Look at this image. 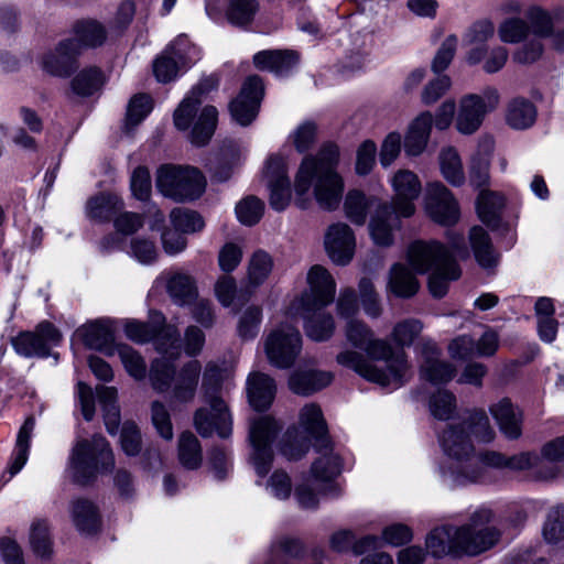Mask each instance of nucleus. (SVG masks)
Segmentation results:
<instances>
[{"label":"nucleus","instance_id":"64","mask_svg":"<svg viewBox=\"0 0 564 564\" xmlns=\"http://www.w3.org/2000/svg\"><path fill=\"white\" fill-rule=\"evenodd\" d=\"M300 423L313 436L322 437L326 433V422L317 404L311 403L302 408Z\"/></svg>","mask_w":564,"mask_h":564},{"label":"nucleus","instance_id":"45","mask_svg":"<svg viewBox=\"0 0 564 564\" xmlns=\"http://www.w3.org/2000/svg\"><path fill=\"white\" fill-rule=\"evenodd\" d=\"M175 360L161 356L152 361L149 379L154 390L165 392L172 388L176 375Z\"/></svg>","mask_w":564,"mask_h":564},{"label":"nucleus","instance_id":"50","mask_svg":"<svg viewBox=\"0 0 564 564\" xmlns=\"http://www.w3.org/2000/svg\"><path fill=\"white\" fill-rule=\"evenodd\" d=\"M375 200L373 197H367L358 189L349 191L344 202V210L347 218L355 225H364L368 210L373 205Z\"/></svg>","mask_w":564,"mask_h":564},{"label":"nucleus","instance_id":"18","mask_svg":"<svg viewBox=\"0 0 564 564\" xmlns=\"http://www.w3.org/2000/svg\"><path fill=\"white\" fill-rule=\"evenodd\" d=\"M408 260L419 273L433 271L454 260L451 251L437 241H414L408 249Z\"/></svg>","mask_w":564,"mask_h":564},{"label":"nucleus","instance_id":"59","mask_svg":"<svg viewBox=\"0 0 564 564\" xmlns=\"http://www.w3.org/2000/svg\"><path fill=\"white\" fill-rule=\"evenodd\" d=\"M462 424L480 442H491L496 436L495 430L490 425L489 419L484 410L470 411L466 421Z\"/></svg>","mask_w":564,"mask_h":564},{"label":"nucleus","instance_id":"39","mask_svg":"<svg viewBox=\"0 0 564 564\" xmlns=\"http://www.w3.org/2000/svg\"><path fill=\"white\" fill-rule=\"evenodd\" d=\"M329 543L336 552H346L351 549L355 554L360 555L378 549L380 540L376 535H366L355 541V534L350 530H338L330 535Z\"/></svg>","mask_w":564,"mask_h":564},{"label":"nucleus","instance_id":"37","mask_svg":"<svg viewBox=\"0 0 564 564\" xmlns=\"http://www.w3.org/2000/svg\"><path fill=\"white\" fill-rule=\"evenodd\" d=\"M333 381V375L328 371L307 370L294 372L289 380L290 389L296 394L308 395Z\"/></svg>","mask_w":564,"mask_h":564},{"label":"nucleus","instance_id":"15","mask_svg":"<svg viewBox=\"0 0 564 564\" xmlns=\"http://www.w3.org/2000/svg\"><path fill=\"white\" fill-rule=\"evenodd\" d=\"M364 350L372 360H382L386 362V375H389L387 386L399 387L403 383L409 365L404 352H394L392 346L384 339L371 338Z\"/></svg>","mask_w":564,"mask_h":564},{"label":"nucleus","instance_id":"10","mask_svg":"<svg viewBox=\"0 0 564 564\" xmlns=\"http://www.w3.org/2000/svg\"><path fill=\"white\" fill-rule=\"evenodd\" d=\"M302 350L300 332L290 324H280L272 329L264 340L268 360L274 367L290 368Z\"/></svg>","mask_w":564,"mask_h":564},{"label":"nucleus","instance_id":"16","mask_svg":"<svg viewBox=\"0 0 564 564\" xmlns=\"http://www.w3.org/2000/svg\"><path fill=\"white\" fill-rule=\"evenodd\" d=\"M324 248L328 258L337 265H347L354 258L356 237L345 223L329 225L324 235Z\"/></svg>","mask_w":564,"mask_h":564},{"label":"nucleus","instance_id":"9","mask_svg":"<svg viewBox=\"0 0 564 564\" xmlns=\"http://www.w3.org/2000/svg\"><path fill=\"white\" fill-rule=\"evenodd\" d=\"M280 430L281 425L271 416H261L250 423L251 452L249 462L259 477H264L272 467L273 452L271 443Z\"/></svg>","mask_w":564,"mask_h":564},{"label":"nucleus","instance_id":"13","mask_svg":"<svg viewBox=\"0 0 564 564\" xmlns=\"http://www.w3.org/2000/svg\"><path fill=\"white\" fill-rule=\"evenodd\" d=\"M393 191L392 208L404 218L415 213L414 200L422 192V184L419 176L411 170L400 169L390 178Z\"/></svg>","mask_w":564,"mask_h":564},{"label":"nucleus","instance_id":"57","mask_svg":"<svg viewBox=\"0 0 564 564\" xmlns=\"http://www.w3.org/2000/svg\"><path fill=\"white\" fill-rule=\"evenodd\" d=\"M423 330V323L417 318L398 322L391 332V340L401 347L411 346Z\"/></svg>","mask_w":564,"mask_h":564},{"label":"nucleus","instance_id":"43","mask_svg":"<svg viewBox=\"0 0 564 564\" xmlns=\"http://www.w3.org/2000/svg\"><path fill=\"white\" fill-rule=\"evenodd\" d=\"M469 241L476 261L482 268H491L497 263V254L487 231L480 226H474L469 232Z\"/></svg>","mask_w":564,"mask_h":564},{"label":"nucleus","instance_id":"6","mask_svg":"<svg viewBox=\"0 0 564 564\" xmlns=\"http://www.w3.org/2000/svg\"><path fill=\"white\" fill-rule=\"evenodd\" d=\"M156 189L176 203L199 198L206 188V178L193 166L162 165L155 175Z\"/></svg>","mask_w":564,"mask_h":564},{"label":"nucleus","instance_id":"8","mask_svg":"<svg viewBox=\"0 0 564 564\" xmlns=\"http://www.w3.org/2000/svg\"><path fill=\"white\" fill-rule=\"evenodd\" d=\"M306 281L308 290L291 303L288 314H296L300 308L307 313L318 311L334 301L336 282L325 267L313 265L307 272Z\"/></svg>","mask_w":564,"mask_h":564},{"label":"nucleus","instance_id":"25","mask_svg":"<svg viewBox=\"0 0 564 564\" xmlns=\"http://www.w3.org/2000/svg\"><path fill=\"white\" fill-rule=\"evenodd\" d=\"M440 443L444 453L456 462L474 453L469 434L463 424H451L440 435Z\"/></svg>","mask_w":564,"mask_h":564},{"label":"nucleus","instance_id":"53","mask_svg":"<svg viewBox=\"0 0 564 564\" xmlns=\"http://www.w3.org/2000/svg\"><path fill=\"white\" fill-rule=\"evenodd\" d=\"M102 85L104 76L97 67L84 68L70 82L72 90L82 97L94 95Z\"/></svg>","mask_w":564,"mask_h":564},{"label":"nucleus","instance_id":"28","mask_svg":"<svg viewBox=\"0 0 564 564\" xmlns=\"http://www.w3.org/2000/svg\"><path fill=\"white\" fill-rule=\"evenodd\" d=\"M319 457L314 460L311 467L310 477L315 482L335 491L336 487L332 484L333 479L340 473V459L328 446L324 444L318 448Z\"/></svg>","mask_w":564,"mask_h":564},{"label":"nucleus","instance_id":"31","mask_svg":"<svg viewBox=\"0 0 564 564\" xmlns=\"http://www.w3.org/2000/svg\"><path fill=\"white\" fill-rule=\"evenodd\" d=\"M485 462L492 468H508L511 470H524L535 468L536 476L543 470L541 456L530 452L520 453L510 457L498 452H485Z\"/></svg>","mask_w":564,"mask_h":564},{"label":"nucleus","instance_id":"21","mask_svg":"<svg viewBox=\"0 0 564 564\" xmlns=\"http://www.w3.org/2000/svg\"><path fill=\"white\" fill-rule=\"evenodd\" d=\"M421 377L433 383L442 384L451 381L456 375V368L441 358V350L432 341L422 345Z\"/></svg>","mask_w":564,"mask_h":564},{"label":"nucleus","instance_id":"34","mask_svg":"<svg viewBox=\"0 0 564 564\" xmlns=\"http://www.w3.org/2000/svg\"><path fill=\"white\" fill-rule=\"evenodd\" d=\"M75 336L86 347L96 350H108L113 341V335L107 321L87 323L76 329Z\"/></svg>","mask_w":564,"mask_h":564},{"label":"nucleus","instance_id":"56","mask_svg":"<svg viewBox=\"0 0 564 564\" xmlns=\"http://www.w3.org/2000/svg\"><path fill=\"white\" fill-rule=\"evenodd\" d=\"M328 488L315 482L310 476L305 477L301 484L295 487V499L303 509H315L319 502V496L326 495Z\"/></svg>","mask_w":564,"mask_h":564},{"label":"nucleus","instance_id":"5","mask_svg":"<svg viewBox=\"0 0 564 564\" xmlns=\"http://www.w3.org/2000/svg\"><path fill=\"white\" fill-rule=\"evenodd\" d=\"M218 377L219 369L216 366H208L203 376L206 406L199 408L194 416L195 427L203 437H208L214 432L223 438L231 434L232 417L227 403L219 395L209 392Z\"/></svg>","mask_w":564,"mask_h":564},{"label":"nucleus","instance_id":"42","mask_svg":"<svg viewBox=\"0 0 564 564\" xmlns=\"http://www.w3.org/2000/svg\"><path fill=\"white\" fill-rule=\"evenodd\" d=\"M564 462V436L557 437L545 444L541 452L540 479L549 480L562 473L561 463Z\"/></svg>","mask_w":564,"mask_h":564},{"label":"nucleus","instance_id":"38","mask_svg":"<svg viewBox=\"0 0 564 564\" xmlns=\"http://www.w3.org/2000/svg\"><path fill=\"white\" fill-rule=\"evenodd\" d=\"M70 516L74 525L80 533L93 534L99 530V512L91 501L86 499L74 500L70 506Z\"/></svg>","mask_w":564,"mask_h":564},{"label":"nucleus","instance_id":"47","mask_svg":"<svg viewBox=\"0 0 564 564\" xmlns=\"http://www.w3.org/2000/svg\"><path fill=\"white\" fill-rule=\"evenodd\" d=\"M123 202L116 194H100L87 202V215L96 220H108L122 209Z\"/></svg>","mask_w":564,"mask_h":564},{"label":"nucleus","instance_id":"12","mask_svg":"<svg viewBox=\"0 0 564 564\" xmlns=\"http://www.w3.org/2000/svg\"><path fill=\"white\" fill-rule=\"evenodd\" d=\"M62 335L48 322L40 323L34 332L20 333L12 339L15 351L24 357H45L53 346L61 341Z\"/></svg>","mask_w":564,"mask_h":564},{"label":"nucleus","instance_id":"14","mask_svg":"<svg viewBox=\"0 0 564 564\" xmlns=\"http://www.w3.org/2000/svg\"><path fill=\"white\" fill-rule=\"evenodd\" d=\"M264 180L270 191V205L276 212L284 210L291 200V183L288 177L285 160L278 155H271L264 169Z\"/></svg>","mask_w":564,"mask_h":564},{"label":"nucleus","instance_id":"49","mask_svg":"<svg viewBox=\"0 0 564 564\" xmlns=\"http://www.w3.org/2000/svg\"><path fill=\"white\" fill-rule=\"evenodd\" d=\"M503 207L505 197L497 192L484 189L477 198V214L481 221L488 226L495 225L498 221Z\"/></svg>","mask_w":564,"mask_h":564},{"label":"nucleus","instance_id":"60","mask_svg":"<svg viewBox=\"0 0 564 564\" xmlns=\"http://www.w3.org/2000/svg\"><path fill=\"white\" fill-rule=\"evenodd\" d=\"M116 350L129 376L135 380L145 378L147 364L137 350L127 345H119Z\"/></svg>","mask_w":564,"mask_h":564},{"label":"nucleus","instance_id":"7","mask_svg":"<svg viewBox=\"0 0 564 564\" xmlns=\"http://www.w3.org/2000/svg\"><path fill=\"white\" fill-rule=\"evenodd\" d=\"M499 102L500 95L495 87H487L480 94L464 95L458 102L456 130L465 135L474 134L481 127L485 117L494 111Z\"/></svg>","mask_w":564,"mask_h":564},{"label":"nucleus","instance_id":"40","mask_svg":"<svg viewBox=\"0 0 564 564\" xmlns=\"http://www.w3.org/2000/svg\"><path fill=\"white\" fill-rule=\"evenodd\" d=\"M438 165L442 176L452 186L459 187L466 182L463 162L454 147H445L438 153Z\"/></svg>","mask_w":564,"mask_h":564},{"label":"nucleus","instance_id":"51","mask_svg":"<svg viewBox=\"0 0 564 564\" xmlns=\"http://www.w3.org/2000/svg\"><path fill=\"white\" fill-rule=\"evenodd\" d=\"M460 276V269L455 260L447 262L445 265L436 267L432 271L429 279V289L434 297H443L448 291V283Z\"/></svg>","mask_w":564,"mask_h":564},{"label":"nucleus","instance_id":"62","mask_svg":"<svg viewBox=\"0 0 564 564\" xmlns=\"http://www.w3.org/2000/svg\"><path fill=\"white\" fill-rule=\"evenodd\" d=\"M30 544L37 556L46 557L52 553V540L45 520H35L31 524Z\"/></svg>","mask_w":564,"mask_h":564},{"label":"nucleus","instance_id":"63","mask_svg":"<svg viewBox=\"0 0 564 564\" xmlns=\"http://www.w3.org/2000/svg\"><path fill=\"white\" fill-rule=\"evenodd\" d=\"M170 218L173 227L183 234L200 231L205 226L202 216L193 210L174 208Z\"/></svg>","mask_w":564,"mask_h":564},{"label":"nucleus","instance_id":"41","mask_svg":"<svg viewBox=\"0 0 564 564\" xmlns=\"http://www.w3.org/2000/svg\"><path fill=\"white\" fill-rule=\"evenodd\" d=\"M536 119V108L530 100L523 97L511 99L507 106V123L516 130L530 128Z\"/></svg>","mask_w":564,"mask_h":564},{"label":"nucleus","instance_id":"27","mask_svg":"<svg viewBox=\"0 0 564 564\" xmlns=\"http://www.w3.org/2000/svg\"><path fill=\"white\" fill-rule=\"evenodd\" d=\"M490 414L500 432L509 440H517L522 433V413L509 399H502L490 405Z\"/></svg>","mask_w":564,"mask_h":564},{"label":"nucleus","instance_id":"29","mask_svg":"<svg viewBox=\"0 0 564 564\" xmlns=\"http://www.w3.org/2000/svg\"><path fill=\"white\" fill-rule=\"evenodd\" d=\"M336 360L339 365L352 369L368 381L382 387H386L390 378L382 368L372 365L371 361L367 360L365 356L358 351L349 349L343 350L337 355Z\"/></svg>","mask_w":564,"mask_h":564},{"label":"nucleus","instance_id":"52","mask_svg":"<svg viewBox=\"0 0 564 564\" xmlns=\"http://www.w3.org/2000/svg\"><path fill=\"white\" fill-rule=\"evenodd\" d=\"M167 292L178 305L189 304L197 295L193 278L184 273H175L169 279Z\"/></svg>","mask_w":564,"mask_h":564},{"label":"nucleus","instance_id":"23","mask_svg":"<svg viewBox=\"0 0 564 564\" xmlns=\"http://www.w3.org/2000/svg\"><path fill=\"white\" fill-rule=\"evenodd\" d=\"M433 126V116L430 111L417 115L409 124L404 137V152L408 156L421 155L429 143Z\"/></svg>","mask_w":564,"mask_h":564},{"label":"nucleus","instance_id":"3","mask_svg":"<svg viewBox=\"0 0 564 564\" xmlns=\"http://www.w3.org/2000/svg\"><path fill=\"white\" fill-rule=\"evenodd\" d=\"M215 86L213 78L205 79L195 86L181 101L173 115L174 124L178 130L192 128L191 141L196 145H205L214 134L217 123V109L205 106L199 112L200 96Z\"/></svg>","mask_w":564,"mask_h":564},{"label":"nucleus","instance_id":"11","mask_svg":"<svg viewBox=\"0 0 564 564\" xmlns=\"http://www.w3.org/2000/svg\"><path fill=\"white\" fill-rule=\"evenodd\" d=\"M423 205L427 216L442 226H453L459 220L458 202L442 182L435 181L425 185Z\"/></svg>","mask_w":564,"mask_h":564},{"label":"nucleus","instance_id":"17","mask_svg":"<svg viewBox=\"0 0 564 564\" xmlns=\"http://www.w3.org/2000/svg\"><path fill=\"white\" fill-rule=\"evenodd\" d=\"M264 94L263 83L258 76H250L243 83L240 95L230 104L232 118L241 126H248L257 117Z\"/></svg>","mask_w":564,"mask_h":564},{"label":"nucleus","instance_id":"44","mask_svg":"<svg viewBox=\"0 0 564 564\" xmlns=\"http://www.w3.org/2000/svg\"><path fill=\"white\" fill-rule=\"evenodd\" d=\"M259 10V0H227L225 15L230 24L247 28L253 23Z\"/></svg>","mask_w":564,"mask_h":564},{"label":"nucleus","instance_id":"55","mask_svg":"<svg viewBox=\"0 0 564 564\" xmlns=\"http://www.w3.org/2000/svg\"><path fill=\"white\" fill-rule=\"evenodd\" d=\"M178 459L187 469H196L202 464L199 441L191 432H183L178 438Z\"/></svg>","mask_w":564,"mask_h":564},{"label":"nucleus","instance_id":"1","mask_svg":"<svg viewBox=\"0 0 564 564\" xmlns=\"http://www.w3.org/2000/svg\"><path fill=\"white\" fill-rule=\"evenodd\" d=\"M338 148L325 145L316 155L305 156L294 180L295 205L306 209L313 198L323 210L338 208L345 189L343 177L337 173Z\"/></svg>","mask_w":564,"mask_h":564},{"label":"nucleus","instance_id":"54","mask_svg":"<svg viewBox=\"0 0 564 564\" xmlns=\"http://www.w3.org/2000/svg\"><path fill=\"white\" fill-rule=\"evenodd\" d=\"M154 346L158 352L167 358L177 359L181 356L182 345L180 340V333L173 325H166L153 337Z\"/></svg>","mask_w":564,"mask_h":564},{"label":"nucleus","instance_id":"32","mask_svg":"<svg viewBox=\"0 0 564 564\" xmlns=\"http://www.w3.org/2000/svg\"><path fill=\"white\" fill-rule=\"evenodd\" d=\"M290 316L301 315L304 318V329L308 338L315 341H324L329 339L335 332L334 317L322 310L304 312L302 308L296 314H289Z\"/></svg>","mask_w":564,"mask_h":564},{"label":"nucleus","instance_id":"35","mask_svg":"<svg viewBox=\"0 0 564 564\" xmlns=\"http://www.w3.org/2000/svg\"><path fill=\"white\" fill-rule=\"evenodd\" d=\"M202 366L198 360L186 362L178 375H175L173 397L182 402L191 401L196 392Z\"/></svg>","mask_w":564,"mask_h":564},{"label":"nucleus","instance_id":"19","mask_svg":"<svg viewBox=\"0 0 564 564\" xmlns=\"http://www.w3.org/2000/svg\"><path fill=\"white\" fill-rule=\"evenodd\" d=\"M79 54V44L67 39L59 42L53 51L45 53L41 65L43 70L52 76L67 77L76 69Z\"/></svg>","mask_w":564,"mask_h":564},{"label":"nucleus","instance_id":"22","mask_svg":"<svg viewBox=\"0 0 564 564\" xmlns=\"http://www.w3.org/2000/svg\"><path fill=\"white\" fill-rule=\"evenodd\" d=\"M400 215L392 206L380 204L369 221V235L379 247H389L393 243L394 231L400 228Z\"/></svg>","mask_w":564,"mask_h":564},{"label":"nucleus","instance_id":"2","mask_svg":"<svg viewBox=\"0 0 564 564\" xmlns=\"http://www.w3.org/2000/svg\"><path fill=\"white\" fill-rule=\"evenodd\" d=\"M491 518L490 510L481 509L460 527H437L426 536V549L435 557L478 555L492 547L499 539V531L489 525Z\"/></svg>","mask_w":564,"mask_h":564},{"label":"nucleus","instance_id":"4","mask_svg":"<svg viewBox=\"0 0 564 564\" xmlns=\"http://www.w3.org/2000/svg\"><path fill=\"white\" fill-rule=\"evenodd\" d=\"M115 466L113 453L101 435L91 440H78L69 458V469L74 481L86 485L98 474L109 471Z\"/></svg>","mask_w":564,"mask_h":564},{"label":"nucleus","instance_id":"20","mask_svg":"<svg viewBox=\"0 0 564 564\" xmlns=\"http://www.w3.org/2000/svg\"><path fill=\"white\" fill-rule=\"evenodd\" d=\"M484 457L485 452L478 455L473 453L466 458L451 462L444 474L453 486H466L481 481L486 478L489 467Z\"/></svg>","mask_w":564,"mask_h":564},{"label":"nucleus","instance_id":"36","mask_svg":"<svg viewBox=\"0 0 564 564\" xmlns=\"http://www.w3.org/2000/svg\"><path fill=\"white\" fill-rule=\"evenodd\" d=\"M74 39L83 47L96 48L107 41V29L98 20L86 19L77 21L73 26Z\"/></svg>","mask_w":564,"mask_h":564},{"label":"nucleus","instance_id":"46","mask_svg":"<svg viewBox=\"0 0 564 564\" xmlns=\"http://www.w3.org/2000/svg\"><path fill=\"white\" fill-rule=\"evenodd\" d=\"M34 426L35 420L33 417H28L18 433L12 462L8 468L10 478L18 474L28 460L30 441Z\"/></svg>","mask_w":564,"mask_h":564},{"label":"nucleus","instance_id":"61","mask_svg":"<svg viewBox=\"0 0 564 564\" xmlns=\"http://www.w3.org/2000/svg\"><path fill=\"white\" fill-rule=\"evenodd\" d=\"M431 414L438 420H448L457 409L456 397L447 390H438L430 398Z\"/></svg>","mask_w":564,"mask_h":564},{"label":"nucleus","instance_id":"58","mask_svg":"<svg viewBox=\"0 0 564 564\" xmlns=\"http://www.w3.org/2000/svg\"><path fill=\"white\" fill-rule=\"evenodd\" d=\"M273 261L270 254L262 250L256 251L248 265V281L253 286L262 284L270 275Z\"/></svg>","mask_w":564,"mask_h":564},{"label":"nucleus","instance_id":"33","mask_svg":"<svg viewBox=\"0 0 564 564\" xmlns=\"http://www.w3.org/2000/svg\"><path fill=\"white\" fill-rule=\"evenodd\" d=\"M420 283L414 273L404 264L395 263L388 275L387 292L397 297L409 299L419 291Z\"/></svg>","mask_w":564,"mask_h":564},{"label":"nucleus","instance_id":"30","mask_svg":"<svg viewBox=\"0 0 564 564\" xmlns=\"http://www.w3.org/2000/svg\"><path fill=\"white\" fill-rule=\"evenodd\" d=\"M299 63V55L293 51H261L253 56L258 69L269 70L278 76L288 75Z\"/></svg>","mask_w":564,"mask_h":564},{"label":"nucleus","instance_id":"24","mask_svg":"<svg viewBox=\"0 0 564 564\" xmlns=\"http://www.w3.org/2000/svg\"><path fill=\"white\" fill-rule=\"evenodd\" d=\"M186 43V37H178L154 61L153 73L159 82L169 83L176 78L180 64L185 63L186 54L182 46Z\"/></svg>","mask_w":564,"mask_h":564},{"label":"nucleus","instance_id":"48","mask_svg":"<svg viewBox=\"0 0 564 564\" xmlns=\"http://www.w3.org/2000/svg\"><path fill=\"white\" fill-rule=\"evenodd\" d=\"M96 391L104 410L106 429L110 434H115L120 423V411L117 405V389L113 387L99 386L96 388Z\"/></svg>","mask_w":564,"mask_h":564},{"label":"nucleus","instance_id":"26","mask_svg":"<svg viewBox=\"0 0 564 564\" xmlns=\"http://www.w3.org/2000/svg\"><path fill=\"white\" fill-rule=\"evenodd\" d=\"M276 393L274 380L265 373L252 372L247 379V394L249 403L257 411L267 410L273 402Z\"/></svg>","mask_w":564,"mask_h":564}]
</instances>
